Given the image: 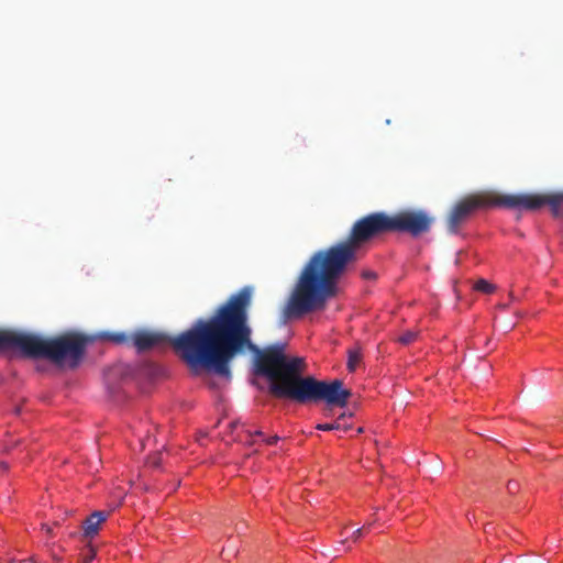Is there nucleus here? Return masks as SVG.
<instances>
[{
	"label": "nucleus",
	"instance_id": "9d476101",
	"mask_svg": "<svg viewBox=\"0 0 563 563\" xmlns=\"http://www.w3.org/2000/svg\"><path fill=\"white\" fill-rule=\"evenodd\" d=\"M361 360V354L357 351H350L349 352V361H347V368L350 372H354L357 363Z\"/></svg>",
	"mask_w": 563,
	"mask_h": 563
},
{
	"label": "nucleus",
	"instance_id": "7ed1b4c3",
	"mask_svg": "<svg viewBox=\"0 0 563 563\" xmlns=\"http://www.w3.org/2000/svg\"><path fill=\"white\" fill-rule=\"evenodd\" d=\"M91 339L82 333L68 331L54 338L33 333L0 330V351L18 349L24 356L48 360L55 365L75 368L85 355Z\"/></svg>",
	"mask_w": 563,
	"mask_h": 563
},
{
	"label": "nucleus",
	"instance_id": "a211bd4d",
	"mask_svg": "<svg viewBox=\"0 0 563 563\" xmlns=\"http://www.w3.org/2000/svg\"><path fill=\"white\" fill-rule=\"evenodd\" d=\"M42 530H44L48 536L53 534V529L48 525H42Z\"/></svg>",
	"mask_w": 563,
	"mask_h": 563
},
{
	"label": "nucleus",
	"instance_id": "39448f33",
	"mask_svg": "<svg viewBox=\"0 0 563 563\" xmlns=\"http://www.w3.org/2000/svg\"><path fill=\"white\" fill-rule=\"evenodd\" d=\"M201 322H208V319H198L190 329L183 331L181 333L169 336L162 332H152V331H140L133 335V345L137 349L139 352H144L151 349H161L167 345H170L174 352L179 356L181 361H184L189 368L197 369L203 368L202 364H190L186 358L185 347L180 345L183 338H185L189 332L195 331Z\"/></svg>",
	"mask_w": 563,
	"mask_h": 563
},
{
	"label": "nucleus",
	"instance_id": "f3484780",
	"mask_svg": "<svg viewBox=\"0 0 563 563\" xmlns=\"http://www.w3.org/2000/svg\"><path fill=\"white\" fill-rule=\"evenodd\" d=\"M278 439H279V438H278L277 435H274V437H271V438L264 439V441H265L267 444L272 445V444H275V443L278 441Z\"/></svg>",
	"mask_w": 563,
	"mask_h": 563
},
{
	"label": "nucleus",
	"instance_id": "9b49d317",
	"mask_svg": "<svg viewBox=\"0 0 563 563\" xmlns=\"http://www.w3.org/2000/svg\"><path fill=\"white\" fill-rule=\"evenodd\" d=\"M106 336L117 344H123L129 341V336L125 333H107Z\"/></svg>",
	"mask_w": 563,
	"mask_h": 563
},
{
	"label": "nucleus",
	"instance_id": "4468645a",
	"mask_svg": "<svg viewBox=\"0 0 563 563\" xmlns=\"http://www.w3.org/2000/svg\"><path fill=\"white\" fill-rule=\"evenodd\" d=\"M96 552L93 548H89L88 553L84 555L79 563H91V561L95 559Z\"/></svg>",
	"mask_w": 563,
	"mask_h": 563
},
{
	"label": "nucleus",
	"instance_id": "4be33fe9",
	"mask_svg": "<svg viewBox=\"0 0 563 563\" xmlns=\"http://www.w3.org/2000/svg\"><path fill=\"white\" fill-rule=\"evenodd\" d=\"M15 413L19 415L20 413V408H15Z\"/></svg>",
	"mask_w": 563,
	"mask_h": 563
},
{
	"label": "nucleus",
	"instance_id": "1a4fd4ad",
	"mask_svg": "<svg viewBox=\"0 0 563 563\" xmlns=\"http://www.w3.org/2000/svg\"><path fill=\"white\" fill-rule=\"evenodd\" d=\"M343 416H341L340 418H338L336 421H334L333 423H319L317 424V429L318 430H321V431H332V430H347V427H344L340 423V419L342 418Z\"/></svg>",
	"mask_w": 563,
	"mask_h": 563
},
{
	"label": "nucleus",
	"instance_id": "f257e3e1",
	"mask_svg": "<svg viewBox=\"0 0 563 563\" xmlns=\"http://www.w3.org/2000/svg\"><path fill=\"white\" fill-rule=\"evenodd\" d=\"M253 288L245 286L221 305L216 312L189 332L180 345L185 347L187 361L202 364L224 377L231 376L230 363L244 350L252 351L254 372L269 380L268 390L279 399H289L298 404L325 401L330 406L344 407L351 396L340 379L318 380L312 376H302L305 360L288 356L285 343H275L258 349L251 340L249 308L252 303Z\"/></svg>",
	"mask_w": 563,
	"mask_h": 563
},
{
	"label": "nucleus",
	"instance_id": "f03ea898",
	"mask_svg": "<svg viewBox=\"0 0 563 563\" xmlns=\"http://www.w3.org/2000/svg\"><path fill=\"white\" fill-rule=\"evenodd\" d=\"M387 233H393L390 214L372 212L353 223L346 240L313 253L298 277L286 313L300 317L322 309L335 296L336 284L357 260L360 247Z\"/></svg>",
	"mask_w": 563,
	"mask_h": 563
},
{
	"label": "nucleus",
	"instance_id": "423d86ee",
	"mask_svg": "<svg viewBox=\"0 0 563 563\" xmlns=\"http://www.w3.org/2000/svg\"><path fill=\"white\" fill-rule=\"evenodd\" d=\"M390 219L393 233H408L412 238L428 233L434 222V218L421 209L401 210L390 214Z\"/></svg>",
	"mask_w": 563,
	"mask_h": 563
},
{
	"label": "nucleus",
	"instance_id": "dca6fc26",
	"mask_svg": "<svg viewBox=\"0 0 563 563\" xmlns=\"http://www.w3.org/2000/svg\"><path fill=\"white\" fill-rule=\"evenodd\" d=\"M369 526H371V525H368V526H364L363 528H360V529H356V530L353 532L352 539H353L354 541L358 540V539L361 538V536H362L363 529L368 528Z\"/></svg>",
	"mask_w": 563,
	"mask_h": 563
},
{
	"label": "nucleus",
	"instance_id": "ddd939ff",
	"mask_svg": "<svg viewBox=\"0 0 563 563\" xmlns=\"http://www.w3.org/2000/svg\"><path fill=\"white\" fill-rule=\"evenodd\" d=\"M361 277L365 280H375L377 278V274L371 269H363L361 272Z\"/></svg>",
	"mask_w": 563,
	"mask_h": 563
},
{
	"label": "nucleus",
	"instance_id": "2eb2a0df",
	"mask_svg": "<svg viewBox=\"0 0 563 563\" xmlns=\"http://www.w3.org/2000/svg\"><path fill=\"white\" fill-rule=\"evenodd\" d=\"M162 453H156L154 456L148 459V464L153 467H158L162 463Z\"/></svg>",
	"mask_w": 563,
	"mask_h": 563
},
{
	"label": "nucleus",
	"instance_id": "0eeeda50",
	"mask_svg": "<svg viewBox=\"0 0 563 563\" xmlns=\"http://www.w3.org/2000/svg\"><path fill=\"white\" fill-rule=\"evenodd\" d=\"M107 512L95 511L82 523L85 537H93L99 530V526L107 519Z\"/></svg>",
	"mask_w": 563,
	"mask_h": 563
},
{
	"label": "nucleus",
	"instance_id": "20e7f679",
	"mask_svg": "<svg viewBox=\"0 0 563 563\" xmlns=\"http://www.w3.org/2000/svg\"><path fill=\"white\" fill-rule=\"evenodd\" d=\"M544 206L550 208L554 217H560L563 209V191L517 195H501L494 190L481 191L467 196L453 207L448 218V230L451 233H456L459 227L479 208L506 207L537 211Z\"/></svg>",
	"mask_w": 563,
	"mask_h": 563
},
{
	"label": "nucleus",
	"instance_id": "412c9836",
	"mask_svg": "<svg viewBox=\"0 0 563 563\" xmlns=\"http://www.w3.org/2000/svg\"><path fill=\"white\" fill-rule=\"evenodd\" d=\"M254 434H255V435H257V437H263V432H262V431H258V430H257V431H255V432H254Z\"/></svg>",
	"mask_w": 563,
	"mask_h": 563
},
{
	"label": "nucleus",
	"instance_id": "6ab92c4d",
	"mask_svg": "<svg viewBox=\"0 0 563 563\" xmlns=\"http://www.w3.org/2000/svg\"><path fill=\"white\" fill-rule=\"evenodd\" d=\"M516 488H517V484L515 482H509L508 483V490L510 493H514Z\"/></svg>",
	"mask_w": 563,
	"mask_h": 563
},
{
	"label": "nucleus",
	"instance_id": "f8f14e48",
	"mask_svg": "<svg viewBox=\"0 0 563 563\" xmlns=\"http://www.w3.org/2000/svg\"><path fill=\"white\" fill-rule=\"evenodd\" d=\"M417 338V332H413V331H407L405 332L402 335L399 336L398 341L404 344V345H408L410 344L411 342H413Z\"/></svg>",
	"mask_w": 563,
	"mask_h": 563
},
{
	"label": "nucleus",
	"instance_id": "6e6552de",
	"mask_svg": "<svg viewBox=\"0 0 563 563\" xmlns=\"http://www.w3.org/2000/svg\"><path fill=\"white\" fill-rule=\"evenodd\" d=\"M495 285L490 284L486 279H478L474 284V289L483 294H492L495 291Z\"/></svg>",
	"mask_w": 563,
	"mask_h": 563
},
{
	"label": "nucleus",
	"instance_id": "aec40b11",
	"mask_svg": "<svg viewBox=\"0 0 563 563\" xmlns=\"http://www.w3.org/2000/svg\"><path fill=\"white\" fill-rule=\"evenodd\" d=\"M18 563H35L32 559L21 560Z\"/></svg>",
	"mask_w": 563,
	"mask_h": 563
}]
</instances>
